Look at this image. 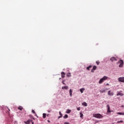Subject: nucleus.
<instances>
[{
	"label": "nucleus",
	"instance_id": "4be33fe9",
	"mask_svg": "<svg viewBox=\"0 0 124 124\" xmlns=\"http://www.w3.org/2000/svg\"><path fill=\"white\" fill-rule=\"evenodd\" d=\"M84 115H83V113H80V118H81V119H83Z\"/></svg>",
	"mask_w": 124,
	"mask_h": 124
},
{
	"label": "nucleus",
	"instance_id": "6e6552de",
	"mask_svg": "<svg viewBox=\"0 0 124 124\" xmlns=\"http://www.w3.org/2000/svg\"><path fill=\"white\" fill-rule=\"evenodd\" d=\"M110 60L111 62L116 61L117 58L116 57H111Z\"/></svg>",
	"mask_w": 124,
	"mask_h": 124
},
{
	"label": "nucleus",
	"instance_id": "cd10ccee",
	"mask_svg": "<svg viewBox=\"0 0 124 124\" xmlns=\"http://www.w3.org/2000/svg\"><path fill=\"white\" fill-rule=\"evenodd\" d=\"M96 63L97 64V65H98V64H99V62L96 61Z\"/></svg>",
	"mask_w": 124,
	"mask_h": 124
},
{
	"label": "nucleus",
	"instance_id": "0eeeda50",
	"mask_svg": "<svg viewBox=\"0 0 124 124\" xmlns=\"http://www.w3.org/2000/svg\"><path fill=\"white\" fill-rule=\"evenodd\" d=\"M108 95H110L111 96H113L114 95V93L113 92H111V91H108Z\"/></svg>",
	"mask_w": 124,
	"mask_h": 124
},
{
	"label": "nucleus",
	"instance_id": "c9c22d12",
	"mask_svg": "<svg viewBox=\"0 0 124 124\" xmlns=\"http://www.w3.org/2000/svg\"><path fill=\"white\" fill-rule=\"evenodd\" d=\"M48 123H50V120H47Z\"/></svg>",
	"mask_w": 124,
	"mask_h": 124
},
{
	"label": "nucleus",
	"instance_id": "2eb2a0df",
	"mask_svg": "<svg viewBox=\"0 0 124 124\" xmlns=\"http://www.w3.org/2000/svg\"><path fill=\"white\" fill-rule=\"evenodd\" d=\"M82 105H83V106H85V107H87V106H88V104L84 102L82 103Z\"/></svg>",
	"mask_w": 124,
	"mask_h": 124
},
{
	"label": "nucleus",
	"instance_id": "1a4fd4ad",
	"mask_svg": "<svg viewBox=\"0 0 124 124\" xmlns=\"http://www.w3.org/2000/svg\"><path fill=\"white\" fill-rule=\"evenodd\" d=\"M107 108H108V111H107V112H108V113H110L111 110H110V106H109V105H107Z\"/></svg>",
	"mask_w": 124,
	"mask_h": 124
},
{
	"label": "nucleus",
	"instance_id": "4468645a",
	"mask_svg": "<svg viewBox=\"0 0 124 124\" xmlns=\"http://www.w3.org/2000/svg\"><path fill=\"white\" fill-rule=\"evenodd\" d=\"M72 90L70 89L69 90V93H70V96H72Z\"/></svg>",
	"mask_w": 124,
	"mask_h": 124
},
{
	"label": "nucleus",
	"instance_id": "2f4dec72",
	"mask_svg": "<svg viewBox=\"0 0 124 124\" xmlns=\"http://www.w3.org/2000/svg\"><path fill=\"white\" fill-rule=\"evenodd\" d=\"M69 124V123H67V122H65L64 123V124Z\"/></svg>",
	"mask_w": 124,
	"mask_h": 124
},
{
	"label": "nucleus",
	"instance_id": "c756f323",
	"mask_svg": "<svg viewBox=\"0 0 124 124\" xmlns=\"http://www.w3.org/2000/svg\"><path fill=\"white\" fill-rule=\"evenodd\" d=\"M62 84H63V85H65V83H64V80H63L62 81Z\"/></svg>",
	"mask_w": 124,
	"mask_h": 124
},
{
	"label": "nucleus",
	"instance_id": "dca6fc26",
	"mask_svg": "<svg viewBox=\"0 0 124 124\" xmlns=\"http://www.w3.org/2000/svg\"><path fill=\"white\" fill-rule=\"evenodd\" d=\"M71 112V110L70 109H67L66 113H67V114H70V113Z\"/></svg>",
	"mask_w": 124,
	"mask_h": 124
},
{
	"label": "nucleus",
	"instance_id": "7ed1b4c3",
	"mask_svg": "<svg viewBox=\"0 0 124 124\" xmlns=\"http://www.w3.org/2000/svg\"><path fill=\"white\" fill-rule=\"evenodd\" d=\"M119 63L120 64L119 66V67H123V66H124V61L120 60Z\"/></svg>",
	"mask_w": 124,
	"mask_h": 124
},
{
	"label": "nucleus",
	"instance_id": "9d476101",
	"mask_svg": "<svg viewBox=\"0 0 124 124\" xmlns=\"http://www.w3.org/2000/svg\"><path fill=\"white\" fill-rule=\"evenodd\" d=\"M61 75L62 78H64V77H65V73L64 72H62L61 73Z\"/></svg>",
	"mask_w": 124,
	"mask_h": 124
},
{
	"label": "nucleus",
	"instance_id": "20e7f679",
	"mask_svg": "<svg viewBox=\"0 0 124 124\" xmlns=\"http://www.w3.org/2000/svg\"><path fill=\"white\" fill-rule=\"evenodd\" d=\"M119 82H121L122 83H124V77H120L118 78Z\"/></svg>",
	"mask_w": 124,
	"mask_h": 124
},
{
	"label": "nucleus",
	"instance_id": "f704fd0d",
	"mask_svg": "<svg viewBox=\"0 0 124 124\" xmlns=\"http://www.w3.org/2000/svg\"><path fill=\"white\" fill-rule=\"evenodd\" d=\"M31 124H34V123L32 121V122H31Z\"/></svg>",
	"mask_w": 124,
	"mask_h": 124
},
{
	"label": "nucleus",
	"instance_id": "bb28decb",
	"mask_svg": "<svg viewBox=\"0 0 124 124\" xmlns=\"http://www.w3.org/2000/svg\"><path fill=\"white\" fill-rule=\"evenodd\" d=\"M120 123H124V121L121 120V121H118V122H117V124H120Z\"/></svg>",
	"mask_w": 124,
	"mask_h": 124
},
{
	"label": "nucleus",
	"instance_id": "ddd939ff",
	"mask_svg": "<svg viewBox=\"0 0 124 124\" xmlns=\"http://www.w3.org/2000/svg\"><path fill=\"white\" fill-rule=\"evenodd\" d=\"M81 93H83L84 91H85V88H81L79 90Z\"/></svg>",
	"mask_w": 124,
	"mask_h": 124
},
{
	"label": "nucleus",
	"instance_id": "a211bd4d",
	"mask_svg": "<svg viewBox=\"0 0 124 124\" xmlns=\"http://www.w3.org/2000/svg\"><path fill=\"white\" fill-rule=\"evenodd\" d=\"M67 77H71V73H68L67 74Z\"/></svg>",
	"mask_w": 124,
	"mask_h": 124
},
{
	"label": "nucleus",
	"instance_id": "f3484780",
	"mask_svg": "<svg viewBox=\"0 0 124 124\" xmlns=\"http://www.w3.org/2000/svg\"><path fill=\"white\" fill-rule=\"evenodd\" d=\"M59 114H60V116L59 117H58V119L62 118V112H61V111L59 112Z\"/></svg>",
	"mask_w": 124,
	"mask_h": 124
},
{
	"label": "nucleus",
	"instance_id": "c85d7f7f",
	"mask_svg": "<svg viewBox=\"0 0 124 124\" xmlns=\"http://www.w3.org/2000/svg\"><path fill=\"white\" fill-rule=\"evenodd\" d=\"M77 110H78V111H80V108H77Z\"/></svg>",
	"mask_w": 124,
	"mask_h": 124
},
{
	"label": "nucleus",
	"instance_id": "473e14b6",
	"mask_svg": "<svg viewBox=\"0 0 124 124\" xmlns=\"http://www.w3.org/2000/svg\"><path fill=\"white\" fill-rule=\"evenodd\" d=\"M91 72H93V69L91 70Z\"/></svg>",
	"mask_w": 124,
	"mask_h": 124
},
{
	"label": "nucleus",
	"instance_id": "423d86ee",
	"mask_svg": "<svg viewBox=\"0 0 124 124\" xmlns=\"http://www.w3.org/2000/svg\"><path fill=\"white\" fill-rule=\"evenodd\" d=\"M31 122H32V120L29 119L27 121L24 122V123L26 124H30Z\"/></svg>",
	"mask_w": 124,
	"mask_h": 124
},
{
	"label": "nucleus",
	"instance_id": "b1692460",
	"mask_svg": "<svg viewBox=\"0 0 124 124\" xmlns=\"http://www.w3.org/2000/svg\"><path fill=\"white\" fill-rule=\"evenodd\" d=\"M97 68V67H96V66H93V70H95V69H96Z\"/></svg>",
	"mask_w": 124,
	"mask_h": 124
},
{
	"label": "nucleus",
	"instance_id": "5701e85b",
	"mask_svg": "<svg viewBox=\"0 0 124 124\" xmlns=\"http://www.w3.org/2000/svg\"><path fill=\"white\" fill-rule=\"evenodd\" d=\"M43 118L44 119H45V118H46V113H43Z\"/></svg>",
	"mask_w": 124,
	"mask_h": 124
},
{
	"label": "nucleus",
	"instance_id": "aec40b11",
	"mask_svg": "<svg viewBox=\"0 0 124 124\" xmlns=\"http://www.w3.org/2000/svg\"><path fill=\"white\" fill-rule=\"evenodd\" d=\"M92 65H90L89 66L87 67L86 69H87V70H90V68H92Z\"/></svg>",
	"mask_w": 124,
	"mask_h": 124
},
{
	"label": "nucleus",
	"instance_id": "f03ea898",
	"mask_svg": "<svg viewBox=\"0 0 124 124\" xmlns=\"http://www.w3.org/2000/svg\"><path fill=\"white\" fill-rule=\"evenodd\" d=\"M108 79V77L107 76H104L102 78H101L99 81V84H102V83H103L104 81L107 80Z\"/></svg>",
	"mask_w": 124,
	"mask_h": 124
},
{
	"label": "nucleus",
	"instance_id": "9b49d317",
	"mask_svg": "<svg viewBox=\"0 0 124 124\" xmlns=\"http://www.w3.org/2000/svg\"><path fill=\"white\" fill-rule=\"evenodd\" d=\"M117 96H118L119 95H120V96H123L124 95V93H122L121 92H119L117 94Z\"/></svg>",
	"mask_w": 124,
	"mask_h": 124
},
{
	"label": "nucleus",
	"instance_id": "39448f33",
	"mask_svg": "<svg viewBox=\"0 0 124 124\" xmlns=\"http://www.w3.org/2000/svg\"><path fill=\"white\" fill-rule=\"evenodd\" d=\"M108 88H105L104 89H102L101 90H100V93H105L106 92V91H108Z\"/></svg>",
	"mask_w": 124,
	"mask_h": 124
},
{
	"label": "nucleus",
	"instance_id": "7c9ffc66",
	"mask_svg": "<svg viewBox=\"0 0 124 124\" xmlns=\"http://www.w3.org/2000/svg\"><path fill=\"white\" fill-rule=\"evenodd\" d=\"M47 112H48V113H50V112H51V110H47Z\"/></svg>",
	"mask_w": 124,
	"mask_h": 124
},
{
	"label": "nucleus",
	"instance_id": "f8f14e48",
	"mask_svg": "<svg viewBox=\"0 0 124 124\" xmlns=\"http://www.w3.org/2000/svg\"><path fill=\"white\" fill-rule=\"evenodd\" d=\"M62 90H68V86L62 87Z\"/></svg>",
	"mask_w": 124,
	"mask_h": 124
},
{
	"label": "nucleus",
	"instance_id": "4c0bfd02",
	"mask_svg": "<svg viewBox=\"0 0 124 124\" xmlns=\"http://www.w3.org/2000/svg\"><path fill=\"white\" fill-rule=\"evenodd\" d=\"M122 107H124V105H122Z\"/></svg>",
	"mask_w": 124,
	"mask_h": 124
},
{
	"label": "nucleus",
	"instance_id": "393cba45",
	"mask_svg": "<svg viewBox=\"0 0 124 124\" xmlns=\"http://www.w3.org/2000/svg\"><path fill=\"white\" fill-rule=\"evenodd\" d=\"M32 113H33V114H35V116H37L36 115V113H35V111H34V110L32 109Z\"/></svg>",
	"mask_w": 124,
	"mask_h": 124
},
{
	"label": "nucleus",
	"instance_id": "6ab92c4d",
	"mask_svg": "<svg viewBox=\"0 0 124 124\" xmlns=\"http://www.w3.org/2000/svg\"><path fill=\"white\" fill-rule=\"evenodd\" d=\"M18 110H20V111H22V110H23V107L19 106L18 108Z\"/></svg>",
	"mask_w": 124,
	"mask_h": 124
},
{
	"label": "nucleus",
	"instance_id": "e433bc0d",
	"mask_svg": "<svg viewBox=\"0 0 124 124\" xmlns=\"http://www.w3.org/2000/svg\"><path fill=\"white\" fill-rule=\"evenodd\" d=\"M33 120H35L34 118L32 117Z\"/></svg>",
	"mask_w": 124,
	"mask_h": 124
},
{
	"label": "nucleus",
	"instance_id": "412c9836",
	"mask_svg": "<svg viewBox=\"0 0 124 124\" xmlns=\"http://www.w3.org/2000/svg\"><path fill=\"white\" fill-rule=\"evenodd\" d=\"M67 118H68V115H67V114H65V115L63 116V118H64V119H67Z\"/></svg>",
	"mask_w": 124,
	"mask_h": 124
},
{
	"label": "nucleus",
	"instance_id": "72a5a7b5",
	"mask_svg": "<svg viewBox=\"0 0 124 124\" xmlns=\"http://www.w3.org/2000/svg\"><path fill=\"white\" fill-rule=\"evenodd\" d=\"M106 86H109V84L108 83H107Z\"/></svg>",
	"mask_w": 124,
	"mask_h": 124
},
{
	"label": "nucleus",
	"instance_id": "a878e982",
	"mask_svg": "<svg viewBox=\"0 0 124 124\" xmlns=\"http://www.w3.org/2000/svg\"><path fill=\"white\" fill-rule=\"evenodd\" d=\"M117 114L118 115H124V113H123L122 112H117Z\"/></svg>",
	"mask_w": 124,
	"mask_h": 124
},
{
	"label": "nucleus",
	"instance_id": "58836bf2",
	"mask_svg": "<svg viewBox=\"0 0 124 124\" xmlns=\"http://www.w3.org/2000/svg\"><path fill=\"white\" fill-rule=\"evenodd\" d=\"M61 78H59V80H61Z\"/></svg>",
	"mask_w": 124,
	"mask_h": 124
},
{
	"label": "nucleus",
	"instance_id": "f257e3e1",
	"mask_svg": "<svg viewBox=\"0 0 124 124\" xmlns=\"http://www.w3.org/2000/svg\"><path fill=\"white\" fill-rule=\"evenodd\" d=\"M93 117L97 119H102V118H103V116L100 113L93 114Z\"/></svg>",
	"mask_w": 124,
	"mask_h": 124
}]
</instances>
